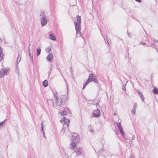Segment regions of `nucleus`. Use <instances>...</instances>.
<instances>
[{
    "label": "nucleus",
    "instance_id": "1",
    "mask_svg": "<svg viewBox=\"0 0 158 158\" xmlns=\"http://www.w3.org/2000/svg\"><path fill=\"white\" fill-rule=\"evenodd\" d=\"M81 20V17L78 15L77 18V21L76 22H74L76 35H78V36H80L81 35V33L80 32Z\"/></svg>",
    "mask_w": 158,
    "mask_h": 158
},
{
    "label": "nucleus",
    "instance_id": "2",
    "mask_svg": "<svg viewBox=\"0 0 158 158\" xmlns=\"http://www.w3.org/2000/svg\"><path fill=\"white\" fill-rule=\"evenodd\" d=\"M9 69L6 68H3L0 70V77L2 78L5 75H7V73Z\"/></svg>",
    "mask_w": 158,
    "mask_h": 158
},
{
    "label": "nucleus",
    "instance_id": "3",
    "mask_svg": "<svg viewBox=\"0 0 158 158\" xmlns=\"http://www.w3.org/2000/svg\"><path fill=\"white\" fill-rule=\"evenodd\" d=\"M71 140L72 141L76 142L77 143H78L80 141V138L77 133H74L71 138Z\"/></svg>",
    "mask_w": 158,
    "mask_h": 158
},
{
    "label": "nucleus",
    "instance_id": "4",
    "mask_svg": "<svg viewBox=\"0 0 158 158\" xmlns=\"http://www.w3.org/2000/svg\"><path fill=\"white\" fill-rule=\"evenodd\" d=\"M54 95L55 99V104L53 103V106L57 108L59 106V104H58V97L57 95V93L55 92L54 93Z\"/></svg>",
    "mask_w": 158,
    "mask_h": 158
},
{
    "label": "nucleus",
    "instance_id": "5",
    "mask_svg": "<svg viewBox=\"0 0 158 158\" xmlns=\"http://www.w3.org/2000/svg\"><path fill=\"white\" fill-rule=\"evenodd\" d=\"M60 122L62 123V124L66 125L67 127H68L69 125V120L67 119L65 117H63L60 120Z\"/></svg>",
    "mask_w": 158,
    "mask_h": 158
},
{
    "label": "nucleus",
    "instance_id": "6",
    "mask_svg": "<svg viewBox=\"0 0 158 158\" xmlns=\"http://www.w3.org/2000/svg\"><path fill=\"white\" fill-rule=\"evenodd\" d=\"M117 125L119 129V130L121 133L123 137H125V134L124 133L123 128L122 127L121 123L120 122H118L117 123Z\"/></svg>",
    "mask_w": 158,
    "mask_h": 158
},
{
    "label": "nucleus",
    "instance_id": "7",
    "mask_svg": "<svg viewBox=\"0 0 158 158\" xmlns=\"http://www.w3.org/2000/svg\"><path fill=\"white\" fill-rule=\"evenodd\" d=\"M76 154L77 155H81L83 152V151L82 150V148H77L74 151Z\"/></svg>",
    "mask_w": 158,
    "mask_h": 158
},
{
    "label": "nucleus",
    "instance_id": "8",
    "mask_svg": "<svg viewBox=\"0 0 158 158\" xmlns=\"http://www.w3.org/2000/svg\"><path fill=\"white\" fill-rule=\"evenodd\" d=\"M93 115L94 117H98L100 115V111L99 110L97 109L95 110L93 113Z\"/></svg>",
    "mask_w": 158,
    "mask_h": 158
},
{
    "label": "nucleus",
    "instance_id": "9",
    "mask_svg": "<svg viewBox=\"0 0 158 158\" xmlns=\"http://www.w3.org/2000/svg\"><path fill=\"white\" fill-rule=\"evenodd\" d=\"M69 110L68 107H65L64 110L60 113V114L61 116L65 115L67 113L69 112Z\"/></svg>",
    "mask_w": 158,
    "mask_h": 158
},
{
    "label": "nucleus",
    "instance_id": "10",
    "mask_svg": "<svg viewBox=\"0 0 158 158\" xmlns=\"http://www.w3.org/2000/svg\"><path fill=\"white\" fill-rule=\"evenodd\" d=\"M46 59L48 62L52 61L53 59V54L51 53H50L47 56Z\"/></svg>",
    "mask_w": 158,
    "mask_h": 158
},
{
    "label": "nucleus",
    "instance_id": "11",
    "mask_svg": "<svg viewBox=\"0 0 158 158\" xmlns=\"http://www.w3.org/2000/svg\"><path fill=\"white\" fill-rule=\"evenodd\" d=\"M47 22V20L46 18H44L41 19V26H44L46 25Z\"/></svg>",
    "mask_w": 158,
    "mask_h": 158
},
{
    "label": "nucleus",
    "instance_id": "12",
    "mask_svg": "<svg viewBox=\"0 0 158 158\" xmlns=\"http://www.w3.org/2000/svg\"><path fill=\"white\" fill-rule=\"evenodd\" d=\"M67 99L68 97L67 95H63L61 98V103L63 102L64 103L65 102Z\"/></svg>",
    "mask_w": 158,
    "mask_h": 158
},
{
    "label": "nucleus",
    "instance_id": "13",
    "mask_svg": "<svg viewBox=\"0 0 158 158\" xmlns=\"http://www.w3.org/2000/svg\"><path fill=\"white\" fill-rule=\"evenodd\" d=\"M95 78V77L94 76V75L93 73H91L89 75L87 80L90 82L93 81Z\"/></svg>",
    "mask_w": 158,
    "mask_h": 158
},
{
    "label": "nucleus",
    "instance_id": "14",
    "mask_svg": "<svg viewBox=\"0 0 158 158\" xmlns=\"http://www.w3.org/2000/svg\"><path fill=\"white\" fill-rule=\"evenodd\" d=\"M2 52L3 49L0 46V61H1L3 58V54Z\"/></svg>",
    "mask_w": 158,
    "mask_h": 158
},
{
    "label": "nucleus",
    "instance_id": "15",
    "mask_svg": "<svg viewBox=\"0 0 158 158\" xmlns=\"http://www.w3.org/2000/svg\"><path fill=\"white\" fill-rule=\"evenodd\" d=\"M76 142H74V141H72V142L71 143L70 146H71V148H72L74 149L76 147Z\"/></svg>",
    "mask_w": 158,
    "mask_h": 158
},
{
    "label": "nucleus",
    "instance_id": "16",
    "mask_svg": "<svg viewBox=\"0 0 158 158\" xmlns=\"http://www.w3.org/2000/svg\"><path fill=\"white\" fill-rule=\"evenodd\" d=\"M49 38L52 40H56V38L55 36L53 34L51 33L49 35Z\"/></svg>",
    "mask_w": 158,
    "mask_h": 158
},
{
    "label": "nucleus",
    "instance_id": "17",
    "mask_svg": "<svg viewBox=\"0 0 158 158\" xmlns=\"http://www.w3.org/2000/svg\"><path fill=\"white\" fill-rule=\"evenodd\" d=\"M43 85L44 87H45L48 86V82L47 80H44L43 82Z\"/></svg>",
    "mask_w": 158,
    "mask_h": 158
},
{
    "label": "nucleus",
    "instance_id": "18",
    "mask_svg": "<svg viewBox=\"0 0 158 158\" xmlns=\"http://www.w3.org/2000/svg\"><path fill=\"white\" fill-rule=\"evenodd\" d=\"M40 16L41 19L45 18L46 17V15L44 12L43 11H41L40 14Z\"/></svg>",
    "mask_w": 158,
    "mask_h": 158
},
{
    "label": "nucleus",
    "instance_id": "19",
    "mask_svg": "<svg viewBox=\"0 0 158 158\" xmlns=\"http://www.w3.org/2000/svg\"><path fill=\"white\" fill-rule=\"evenodd\" d=\"M152 92L154 94H158V89L155 87L152 90Z\"/></svg>",
    "mask_w": 158,
    "mask_h": 158
},
{
    "label": "nucleus",
    "instance_id": "20",
    "mask_svg": "<svg viewBox=\"0 0 158 158\" xmlns=\"http://www.w3.org/2000/svg\"><path fill=\"white\" fill-rule=\"evenodd\" d=\"M21 56H20L19 54L18 55V57L17 59V61L16 62V64H19L21 60Z\"/></svg>",
    "mask_w": 158,
    "mask_h": 158
},
{
    "label": "nucleus",
    "instance_id": "21",
    "mask_svg": "<svg viewBox=\"0 0 158 158\" xmlns=\"http://www.w3.org/2000/svg\"><path fill=\"white\" fill-rule=\"evenodd\" d=\"M88 131H89L90 132L94 133V130L92 128V126L91 125H90L88 127Z\"/></svg>",
    "mask_w": 158,
    "mask_h": 158
},
{
    "label": "nucleus",
    "instance_id": "22",
    "mask_svg": "<svg viewBox=\"0 0 158 158\" xmlns=\"http://www.w3.org/2000/svg\"><path fill=\"white\" fill-rule=\"evenodd\" d=\"M37 51V56H38L40 54L41 50L40 48H37L36 50Z\"/></svg>",
    "mask_w": 158,
    "mask_h": 158
},
{
    "label": "nucleus",
    "instance_id": "23",
    "mask_svg": "<svg viewBox=\"0 0 158 158\" xmlns=\"http://www.w3.org/2000/svg\"><path fill=\"white\" fill-rule=\"evenodd\" d=\"M90 82L88 80L83 84V89H84L85 87Z\"/></svg>",
    "mask_w": 158,
    "mask_h": 158
},
{
    "label": "nucleus",
    "instance_id": "24",
    "mask_svg": "<svg viewBox=\"0 0 158 158\" xmlns=\"http://www.w3.org/2000/svg\"><path fill=\"white\" fill-rule=\"evenodd\" d=\"M19 67L18 66V64H17L16 63V73H19Z\"/></svg>",
    "mask_w": 158,
    "mask_h": 158
},
{
    "label": "nucleus",
    "instance_id": "25",
    "mask_svg": "<svg viewBox=\"0 0 158 158\" xmlns=\"http://www.w3.org/2000/svg\"><path fill=\"white\" fill-rule=\"evenodd\" d=\"M73 1V4H72V2H71L70 3V6H74L76 5V1Z\"/></svg>",
    "mask_w": 158,
    "mask_h": 158
},
{
    "label": "nucleus",
    "instance_id": "26",
    "mask_svg": "<svg viewBox=\"0 0 158 158\" xmlns=\"http://www.w3.org/2000/svg\"><path fill=\"white\" fill-rule=\"evenodd\" d=\"M51 50V46H49L46 49V51L47 53H49L50 52Z\"/></svg>",
    "mask_w": 158,
    "mask_h": 158
},
{
    "label": "nucleus",
    "instance_id": "27",
    "mask_svg": "<svg viewBox=\"0 0 158 158\" xmlns=\"http://www.w3.org/2000/svg\"><path fill=\"white\" fill-rule=\"evenodd\" d=\"M44 121H42L41 123V131L43 132L44 131Z\"/></svg>",
    "mask_w": 158,
    "mask_h": 158
},
{
    "label": "nucleus",
    "instance_id": "28",
    "mask_svg": "<svg viewBox=\"0 0 158 158\" xmlns=\"http://www.w3.org/2000/svg\"><path fill=\"white\" fill-rule=\"evenodd\" d=\"M151 46L152 47H153L156 49L157 52H158V48H157L156 45H155L154 44H152L151 45Z\"/></svg>",
    "mask_w": 158,
    "mask_h": 158
},
{
    "label": "nucleus",
    "instance_id": "29",
    "mask_svg": "<svg viewBox=\"0 0 158 158\" xmlns=\"http://www.w3.org/2000/svg\"><path fill=\"white\" fill-rule=\"evenodd\" d=\"M137 103H134V105L133 106V108L132 109L136 110V107H137Z\"/></svg>",
    "mask_w": 158,
    "mask_h": 158
},
{
    "label": "nucleus",
    "instance_id": "30",
    "mask_svg": "<svg viewBox=\"0 0 158 158\" xmlns=\"http://www.w3.org/2000/svg\"><path fill=\"white\" fill-rule=\"evenodd\" d=\"M139 96H140V97L141 99H142V101L143 102H144V97L143 96V94H141V95H140Z\"/></svg>",
    "mask_w": 158,
    "mask_h": 158
},
{
    "label": "nucleus",
    "instance_id": "31",
    "mask_svg": "<svg viewBox=\"0 0 158 158\" xmlns=\"http://www.w3.org/2000/svg\"><path fill=\"white\" fill-rule=\"evenodd\" d=\"M132 114L133 116H134L135 114V110L132 109L131 110Z\"/></svg>",
    "mask_w": 158,
    "mask_h": 158
},
{
    "label": "nucleus",
    "instance_id": "32",
    "mask_svg": "<svg viewBox=\"0 0 158 158\" xmlns=\"http://www.w3.org/2000/svg\"><path fill=\"white\" fill-rule=\"evenodd\" d=\"M6 119L4 120L0 123V127L4 125V122L6 120Z\"/></svg>",
    "mask_w": 158,
    "mask_h": 158
},
{
    "label": "nucleus",
    "instance_id": "33",
    "mask_svg": "<svg viewBox=\"0 0 158 158\" xmlns=\"http://www.w3.org/2000/svg\"><path fill=\"white\" fill-rule=\"evenodd\" d=\"M136 91L138 93V94L139 95V96L141 95V94H142L141 93L139 89H137L136 90Z\"/></svg>",
    "mask_w": 158,
    "mask_h": 158
},
{
    "label": "nucleus",
    "instance_id": "34",
    "mask_svg": "<svg viewBox=\"0 0 158 158\" xmlns=\"http://www.w3.org/2000/svg\"><path fill=\"white\" fill-rule=\"evenodd\" d=\"M126 84H125L124 85H123L122 87V89L125 91H126V90L125 88V85Z\"/></svg>",
    "mask_w": 158,
    "mask_h": 158
},
{
    "label": "nucleus",
    "instance_id": "35",
    "mask_svg": "<svg viewBox=\"0 0 158 158\" xmlns=\"http://www.w3.org/2000/svg\"><path fill=\"white\" fill-rule=\"evenodd\" d=\"M93 81H94L95 83L98 84V79H96L95 78V79H94V80H93Z\"/></svg>",
    "mask_w": 158,
    "mask_h": 158
},
{
    "label": "nucleus",
    "instance_id": "36",
    "mask_svg": "<svg viewBox=\"0 0 158 158\" xmlns=\"http://www.w3.org/2000/svg\"><path fill=\"white\" fill-rule=\"evenodd\" d=\"M30 59L31 60V63L33 64H34V63H33V56H31V57H30Z\"/></svg>",
    "mask_w": 158,
    "mask_h": 158
},
{
    "label": "nucleus",
    "instance_id": "37",
    "mask_svg": "<svg viewBox=\"0 0 158 158\" xmlns=\"http://www.w3.org/2000/svg\"><path fill=\"white\" fill-rule=\"evenodd\" d=\"M31 44H29V45L28 48V50L29 52H30V51H31Z\"/></svg>",
    "mask_w": 158,
    "mask_h": 158
},
{
    "label": "nucleus",
    "instance_id": "38",
    "mask_svg": "<svg viewBox=\"0 0 158 158\" xmlns=\"http://www.w3.org/2000/svg\"><path fill=\"white\" fill-rule=\"evenodd\" d=\"M43 137H44L45 138H46V136H45V134L44 131H43Z\"/></svg>",
    "mask_w": 158,
    "mask_h": 158
},
{
    "label": "nucleus",
    "instance_id": "39",
    "mask_svg": "<svg viewBox=\"0 0 158 158\" xmlns=\"http://www.w3.org/2000/svg\"><path fill=\"white\" fill-rule=\"evenodd\" d=\"M140 44H142V45H145V43L144 42H140L139 43Z\"/></svg>",
    "mask_w": 158,
    "mask_h": 158
},
{
    "label": "nucleus",
    "instance_id": "40",
    "mask_svg": "<svg viewBox=\"0 0 158 158\" xmlns=\"http://www.w3.org/2000/svg\"><path fill=\"white\" fill-rule=\"evenodd\" d=\"M127 35H128V36L129 37H130V38H131V35H130V34L128 32V31H127Z\"/></svg>",
    "mask_w": 158,
    "mask_h": 158
},
{
    "label": "nucleus",
    "instance_id": "41",
    "mask_svg": "<svg viewBox=\"0 0 158 158\" xmlns=\"http://www.w3.org/2000/svg\"><path fill=\"white\" fill-rule=\"evenodd\" d=\"M64 155H65V157L66 158H69V156L67 154H66L65 153Z\"/></svg>",
    "mask_w": 158,
    "mask_h": 158
},
{
    "label": "nucleus",
    "instance_id": "42",
    "mask_svg": "<svg viewBox=\"0 0 158 158\" xmlns=\"http://www.w3.org/2000/svg\"><path fill=\"white\" fill-rule=\"evenodd\" d=\"M70 72L71 73V74H72L73 73V71L71 67H70Z\"/></svg>",
    "mask_w": 158,
    "mask_h": 158
},
{
    "label": "nucleus",
    "instance_id": "43",
    "mask_svg": "<svg viewBox=\"0 0 158 158\" xmlns=\"http://www.w3.org/2000/svg\"><path fill=\"white\" fill-rule=\"evenodd\" d=\"M29 56L30 57H31V56H33V55L32 54V55H31V52H29Z\"/></svg>",
    "mask_w": 158,
    "mask_h": 158
},
{
    "label": "nucleus",
    "instance_id": "44",
    "mask_svg": "<svg viewBox=\"0 0 158 158\" xmlns=\"http://www.w3.org/2000/svg\"><path fill=\"white\" fill-rule=\"evenodd\" d=\"M153 41L154 42V43H155L156 42L158 43V40H155V39H154Z\"/></svg>",
    "mask_w": 158,
    "mask_h": 158
},
{
    "label": "nucleus",
    "instance_id": "45",
    "mask_svg": "<svg viewBox=\"0 0 158 158\" xmlns=\"http://www.w3.org/2000/svg\"><path fill=\"white\" fill-rule=\"evenodd\" d=\"M129 158H135V157L134 156L131 155V156Z\"/></svg>",
    "mask_w": 158,
    "mask_h": 158
},
{
    "label": "nucleus",
    "instance_id": "46",
    "mask_svg": "<svg viewBox=\"0 0 158 158\" xmlns=\"http://www.w3.org/2000/svg\"><path fill=\"white\" fill-rule=\"evenodd\" d=\"M96 106L97 107L99 106V103H97L96 104Z\"/></svg>",
    "mask_w": 158,
    "mask_h": 158
},
{
    "label": "nucleus",
    "instance_id": "47",
    "mask_svg": "<svg viewBox=\"0 0 158 158\" xmlns=\"http://www.w3.org/2000/svg\"><path fill=\"white\" fill-rule=\"evenodd\" d=\"M136 1L138 2H141L142 1Z\"/></svg>",
    "mask_w": 158,
    "mask_h": 158
},
{
    "label": "nucleus",
    "instance_id": "48",
    "mask_svg": "<svg viewBox=\"0 0 158 158\" xmlns=\"http://www.w3.org/2000/svg\"><path fill=\"white\" fill-rule=\"evenodd\" d=\"M106 40H107V42H108V44H109V43L108 41V39H106Z\"/></svg>",
    "mask_w": 158,
    "mask_h": 158
},
{
    "label": "nucleus",
    "instance_id": "49",
    "mask_svg": "<svg viewBox=\"0 0 158 158\" xmlns=\"http://www.w3.org/2000/svg\"><path fill=\"white\" fill-rule=\"evenodd\" d=\"M116 114L115 113H114L113 114V115H116Z\"/></svg>",
    "mask_w": 158,
    "mask_h": 158
},
{
    "label": "nucleus",
    "instance_id": "50",
    "mask_svg": "<svg viewBox=\"0 0 158 158\" xmlns=\"http://www.w3.org/2000/svg\"><path fill=\"white\" fill-rule=\"evenodd\" d=\"M102 150H103V149H101V150L99 151V152H101V151H102Z\"/></svg>",
    "mask_w": 158,
    "mask_h": 158
},
{
    "label": "nucleus",
    "instance_id": "51",
    "mask_svg": "<svg viewBox=\"0 0 158 158\" xmlns=\"http://www.w3.org/2000/svg\"><path fill=\"white\" fill-rule=\"evenodd\" d=\"M15 2L16 3H17V2L16 1H15Z\"/></svg>",
    "mask_w": 158,
    "mask_h": 158
},
{
    "label": "nucleus",
    "instance_id": "52",
    "mask_svg": "<svg viewBox=\"0 0 158 158\" xmlns=\"http://www.w3.org/2000/svg\"><path fill=\"white\" fill-rule=\"evenodd\" d=\"M92 3L93 5V1H92Z\"/></svg>",
    "mask_w": 158,
    "mask_h": 158
},
{
    "label": "nucleus",
    "instance_id": "53",
    "mask_svg": "<svg viewBox=\"0 0 158 158\" xmlns=\"http://www.w3.org/2000/svg\"><path fill=\"white\" fill-rule=\"evenodd\" d=\"M32 49H33V48H32ZM33 52V50H32V52Z\"/></svg>",
    "mask_w": 158,
    "mask_h": 158
},
{
    "label": "nucleus",
    "instance_id": "54",
    "mask_svg": "<svg viewBox=\"0 0 158 158\" xmlns=\"http://www.w3.org/2000/svg\"><path fill=\"white\" fill-rule=\"evenodd\" d=\"M131 17L132 18H133V16H131Z\"/></svg>",
    "mask_w": 158,
    "mask_h": 158
},
{
    "label": "nucleus",
    "instance_id": "55",
    "mask_svg": "<svg viewBox=\"0 0 158 158\" xmlns=\"http://www.w3.org/2000/svg\"><path fill=\"white\" fill-rule=\"evenodd\" d=\"M137 20L138 21H139L138 20Z\"/></svg>",
    "mask_w": 158,
    "mask_h": 158
}]
</instances>
